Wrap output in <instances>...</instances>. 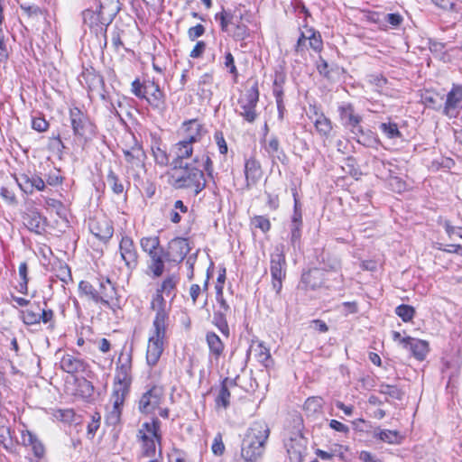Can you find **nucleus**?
<instances>
[{"label": "nucleus", "instance_id": "f257e3e1", "mask_svg": "<svg viewBox=\"0 0 462 462\" xmlns=\"http://www.w3.org/2000/svg\"><path fill=\"white\" fill-rule=\"evenodd\" d=\"M203 171L210 176L213 171L212 162L206 153L197 154L192 162L178 168L174 167L171 175V183L175 189H188L198 195L206 186Z\"/></svg>", "mask_w": 462, "mask_h": 462}, {"label": "nucleus", "instance_id": "f03ea898", "mask_svg": "<svg viewBox=\"0 0 462 462\" xmlns=\"http://www.w3.org/2000/svg\"><path fill=\"white\" fill-rule=\"evenodd\" d=\"M132 356L128 353H121L116 362V370L113 392L110 398L112 404L106 414V420L116 425L121 419L122 408L132 382Z\"/></svg>", "mask_w": 462, "mask_h": 462}, {"label": "nucleus", "instance_id": "7ed1b4c3", "mask_svg": "<svg viewBox=\"0 0 462 462\" xmlns=\"http://www.w3.org/2000/svg\"><path fill=\"white\" fill-rule=\"evenodd\" d=\"M269 433L265 422L254 421L251 424L241 444V457L245 462H257L263 457Z\"/></svg>", "mask_w": 462, "mask_h": 462}, {"label": "nucleus", "instance_id": "20e7f679", "mask_svg": "<svg viewBox=\"0 0 462 462\" xmlns=\"http://www.w3.org/2000/svg\"><path fill=\"white\" fill-rule=\"evenodd\" d=\"M120 10L118 0H106L83 12V22L97 35L106 32V27Z\"/></svg>", "mask_w": 462, "mask_h": 462}, {"label": "nucleus", "instance_id": "39448f33", "mask_svg": "<svg viewBox=\"0 0 462 462\" xmlns=\"http://www.w3.org/2000/svg\"><path fill=\"white\" fill-rule=\"evenodd\" d=\"M137 439L141 444L142 457H154L156 444L161 440L159 420L152 419L151 421L143 422L138 430Z\"/></svg>", "mask_w": 462, "mask_h": 462}, {"label": "nucleus", "instance_id": "423d86ee", "mask_svg": "<svg viewBox=\"0 0 462 462\" xmlns=\"http://www.w3.org/2000/svg\"><path fill=\"white\" fill-rule=\"evenodd\" d=\"M167 328L157 325L152 327L146 349V361L150 366L158 363L163 352Z\"/></svg>", "mask_w": 462, "mask_h": 462}, {"label": "nucleus", "instance_id": "0eeeda50", "mask_svg": "<svg viewBox=\"0 0 462 462\" xmlns=\"http://www.w3.org/2000/svg\"><path fill=\"white\" fill-rule=\"evenodd\" d=\"M126 162V173L128 178H134L140 182L145 172L144 158L145 154L140 146H134L130 149L123 150Z\"/></svg>", "mask_w": 462, "mask_h": 462}, {"label": "nucleus", "instance_id": "6e6552de", "mask_svg": "<svg viewBox=\"0 0 462 462\" xmlns=\"http://www.w3.org/2000/svg\"><path fill=\"white\" fill-rule=\"evenodd\" d=\"M259 99L257 85L247 88L239 97V114L246 121L252 123L256 118L255 106Z\"/></svg>", "mask_w": 462, "mask_h": 462}, {"label": "nucleus", "instance_id": "1a4fd4ad", "mask_svg": "<svg viewBox=\"0 0 462 462\" xmlns=\"http://www.w3.org/2000/svg\"><path fill=\"white\" fill-rule=\"evenodd\" d=\"M272 285L279 293L282 287V281L286 276V261L282 248L276 247L275 252L271 255Z\"/></svg>", "mask_w": 462, "mask_h": 462}, {"label": "nucleus", "instance_id": "9d476101", "mask_svg": "<svg viewBox=\"0 0 462 462\" xmlns=\"http://www.w3.org/2000/svg\"><path fill=\"white\" fill-rule=\"evenodd\" d=\"M310 48L316 52L321 51L323 42L319 32L314 31L312 28H307L300 35L295 45V53L297 55L304 56L306 51Z\"/></svg>", "mask_w": 462, "mask_h": 462}, {"label": "nucleus", "instance_id": "9b49d317", "mask_svg": "<svg viewBox=\"0 0 462 462\" xmlns=\"http://www.w3.org/2000/svg\"><path fill=\"white\" fill-rule=\"evenodd\" d=\"M164 398L163 389L161 386H152L144 393L139 401V411L143 414H151L160 407Z\"/></svg>", "mask_w": 462, "mask_h": 462}, {"label": "nucleus", "instance_id": "f8f14e48", "mask_svg": "<svg viewBox=\"0 0 462 462\" xmlns=\"http://www.w3.org/2000/svg\"><path fill=\"white\" fill-rule=\"evenodd\" d=\"M164 294L156 290L151 301V309L155 311L152 325L165 326L169 324V313L171 307H167Z\"/></svg>", "mask_w": 462, "mask_h": 462}, {"label": "nucleus", "instance_id": "ddd939ff", "mask_svg": "<svg viewBox=\"0 0 462 462\" xmlns=\"http://www.w3.org/2000/svg\"><path fill=\"white\" fill-rule=\"evenodd\" d=\"M307 439L300 434H295L285 441V448L290 462H303L307 451Z\"/></svg>", "mask_w": 462, "mask_h": 462}, {"label": "nucleus", "instance_id": "4468645a", "mask_svg": "<svg viewBox=\"0 0 462 462\" xmlns=\"http://www.w3.org/2000/svg\"><path fill=\"white\" fill-rule=\"evenodd\" d=\"M97 303H100L113 310L117 307L116 291L109 279L100 282Z\"/></svg>", "mask_w": 462, "mask_h": 462}, {"label": "nucleus", "instance_id": "2eb2a0df", "mask_svg": "<svg viewBox=\"0 0 462 462\" xmlns=\"http://www.w3.org/2000/svg\"><path fill=\"white\" fill-rule=\"evenodd\" d=\"M119 252L126 268L130 271L134 270L138 263V254L134 241L130 237H122L119 244Z\"/></svg>", "mask_w": 462, "mask_h": 462}, {"label": "nucleus", "instance_id": "dca6fc26", "mask_svg": "<svg viewBox=\"0 0 462 462\" xmlns=\"http://www.w3.org/2000/svg\"><path fill=\"white\" fill-rule=\"evenodd\" d=\"M15 180L20 189L27 194H32L35 190L42 191L45 189L44 180L34 173H23Z\"/></svg>", "mask_w": 462, "mask_h": 462}, {"label": "nucleus", "instance_id": "f3484780", "mask_svg": "<svg viewBox=\"0 0 462 462\" xmlns=\"http://www.w3.org/2000/svg\"><path fill=\"white\" fill-rule=\"evenodd\" d=\"M339 116L343 125L349 127L351 132L355 134L362 133L360 122L361 116L355 114L354 107L350 104L343 105L339 106Z\"/></svg>", "mask_w": 462, "mask_h": 462}, {"label": "nucleus", "instance_id": "a211bd4d", "mask_svg": "<svg viewBox=\"0 0 462 462\" xmlns=\"http://www.w3.org/2000/svg\"><path fill=\"white\" fill-rule=\"evenodd\" d=\"M145 98L148 103L154 108L159 110L165 109V97L163 92L160 89L158 84L154 81H144Z\"/></svg>", "mask_w": 462, "mask_h": 462}, {"label": "nucleus", "instance_id": "6ab92c4d", "mask_svg": "<svg viewBox=\"0 0 462 462\" xmlns=\"http://www.w3.org/2000/svg\"><path fill=\"white\" fill-rule=\"evenodd\" d=\"M245 189H251L263 177V170L260 162L254 157L245 160Z\"/></svg>", "mask_w": 462, "mask_h": 462}, {"label": "nucleus", "instance_id": "aec40b11", "mask_svg": "<svg viewBox=\"0 0 462 462\" xmlns=\"http://www.w3.org/2000/svg\"><path fill=\"white\" fill-rule=\"evenodd\" d=\"M461 102L462 86L454 85L447 95L443 114L450 118L455 117L457 116V109L459 107Z\"/></svg>", "mask_w": 462, "mask_h": 462}, {"label": "nucleus", "instance_id": "412c9836", "mask_svg": "<svg viewBox=\"0 0 462 462\" xmlns=\"http://www.w3.org/2000/svg\"><path fill=\"white\" fill-rule=\"evenodd\" d=\"M189 251V243L186 238L177 237L169 243L168 254L173 262H181Z\"/></svg>", "mask_w": 462, "mask_h": 462}, {"label": "nucleus", "instance_id": "4be33fe9", "mask_svg": "<svg viewBox=\"0 0 462 462\" xmlns=\"http://www.w3.org/2000/svg\"><path fill=\"white\" fill-rule=\"evenodd\" d=\"M23 223L31 232L39 235L45 230V219L34 208H29L23 214Z\"/></svg>", "mask_w": 462, "mask_h": 462}, {"label": "nucleus", "instance_id": "5701e85b", "mask_svg": "<svg viewBox=\"0 0 462 462\" xmlns=\"http://www.w3.org/2000/svg\"><path fill=\"white\" fill-rule=\"evenodd\" d=\"M217 303L219 309L214 314V324L220 329V331L226 337L229 335V328L226 319L227 312L230 310L229 306L221 295V292L217 295Z\"/></svg>", "mask_w": 462, "mask_h": 462}, {"label": "nucleus", "instance_id": "b1692460", "mask_svg": "<svg viewBox=\"0 0 462 462\" xmlns=\"http://www.w3.org/2000/svg\"><path fill=\"white\" fill-rule=\"evenodd\" d=\"M175 158L173 160L174 167H181L187 163L186 159H189L193 153L192 143L186 140H181L173 146Z\"/></svg>", "mask_w": 462, "mask_h": 462}, {"label": "nucleus", "instance_id": "393cba45", "mask_svg": "<svg viewBox=\"0 0 462 462\" xmlns=\"http://www.w3.org/2000/svg\"><path fill=\"white\" fill-rule=\"evenodd\" d=\"M183 130L187 134L184 140L191 143L199 142L205 134L203 125L197 119L189 120L183 124Z\"/></svg>", "mask_w": 462, "mask_h": 462}, {"label": "nucleus", "instance_id": "a878e982", "mask_svg": "<svg viewBox=\"0 0 462 462\" xmlns=\"http://www.w3.org/2000/svg\"><path fill=\"white\" fill-rule=\"evenodd\" d=\"M404 347L410 348L412 355L419 360H423L429 352V345L424 340L414 339L410 337L402 338Z\"/></svg>", "mask_w": 462, "mask_h": 462}, {"label": "nucleus", "instance_id": "bb28decb", "mask_svg": "<svg viewBox=\"0 0 462 462\" xmlns=\"http://www.w3.org/2000/svg\"><path fill=\"white\" fill-rule=\"evenodd\" d=\"M69 118L74 134L83 136L87 125V117L78 107H74L69 110Z\"/></svg>", "mask_w": 462, "mask_h": 462}, {"label": "nucleus", "instance_id": "cd10ccee", "mask_svg": "<svg viewBox=\"0 0 462 462\" xmlns=\"http://www.w3.org/2000/svg\"><path fill=\"white\" fill-rule=\"evenodd\" d=\"M322 272L319 269L310 270L307 273H304L301 276V282L305 285L306 288L316 289L322 285Z\"/></svg>", "mask_w": 462, "mask_h": 462}, {"label": "nucleus", "instance_id": "c85d7f7f", "mask_svg": "<svg viewBox=\"0 0 462 462\" xmlns=\"http://www.w3.org/2000/svg\"><path fill=\"white\" fill-rule=\"evenodd\" d=\"M60 368L69 373L74 374L83 370V362L73 355H64L60 362Z\"/></svg>", "mask_w": 462, "mask_h": 462}, {"label": "nucleus", "instance_id": "c756f323", "mask_svg": "<svg viewBox=\"0 0 462 462\" xmlns=\"http://www.w3.org/2000/svg\"><path fill=\"white\" fill-rule=\"evenodd\" d=\"M90 230L100 240H107L113 235V227L106 220L93 222Z\"/></svg>", "mask_w": 462, "mask_h": 462}, {"label": "nucleus", "instance_id": "7c9ffc66", "mask_svg": "<svg viewBox=\"0 0 462 462\" xmlns=\"http://www.w3.org/2000/svg\"><path fill=\"white\" fill-rule=\"evenodd\" d=\"M159 244V238L156 236L143 237L140 241L142 249L148 253L150 257L162 254Z\"/></svg>", "mask_w": 462, "mask_h": 462}, {"label": "nucleus", "instance_id": "2f4dec72", "mask_svg": "<svg viewBox=\"0 0 462 462\" xmlns=\"http://www.w3.org/2000/svg\"><path fill=\"white\" fill-rule=\"evenodd\" d=\"M254 357L264 366L269 367L272 365L271 354L269 349L262 343L252 347Z\"/></svg>", "mask_w": 462, "mask_h": 462}, {"label": "nucleus", "instance_id": "473e14b6", "mask_svg": "<svg viewBox=\"0 0 462 462\" xmlns=\"http://www.w3.org/2000/svg\"><path fill=\"white\" fill-rule=\"evenodd\" d=\"M178 281L179 280L176 276H169L163 280V282L156 290L167 297H171L172 300L176 295L175 291Z\"/></svg>", "mask_w": 462, "mask_h": 462}, {"label": "nucleus", "instance_id": "72a5a7b5", "mask_svg": "<svg viewBox=\"0 0 462 462\" xmlns=\"http://www.w3.org/2000/svg\"><path fill=\"white\" fill-rule=\"evenodd\" d=\"M210 352L218 357L224 350V343L220 337L214 332H208L206 337Z\"/></svg>", "mask_w": 462, "mask_h": 462}, {"label": "nucleus", "instance_id": "f704fd0d", "mask_svg": "<svg viewBox=\"0 0 462 462\" xmlns=\"http://www.w3.org/2000/svg\"><path fill=\"white\" fill-rule=\"evenodd\" d=\"M314 125L319 134L323 136H328L332 130L331 121L323 114L316 113Z\"/></svg>", "mask_w": 462, "mask_h": 462}, {"label": "nucleus", "instance_id": "c9c22d12", "mask_svg": "<svg viewBox=\"0 0 462 462\" xmlns=\"http://www.w3.org/2000/svg\"><path fill=\"white\" fill-rule=\"evenodd\" d=\"M18 273L21 278V282L16 286L18 292L22 294L28 293V266L26 263H21L18 268Z\"/></svg>", "mask_w": 462, "mask_h": 462}, {"label": "nucleus", "instance_id": "e433bc0d", "mask_svg": "<svg viewBox=\"0 0 462 462\" xmlns=\"http://www.w3.org/2000/svg\"><path fill=\"white\" fill-rule=\"evenodd\" d=\"M375 436L383 442L397 444L401 441L402 436L396 430H381L375 432Z\"/></svg>", "mask_w": 462, "mask_h": 462}, {"label": "nucleus", "instance_id": "4c0bfd02", "mask_svg": "<svg viewBox=\"0 0 462 462\" xmlns=\"http://www.w3.org/2000/svg\"><path fill=\"white\" fill-rule=\"evenodd\" d=\"M40 310L39 307L36 310L28 309L21 311V319L26 325H35L40 323Z\"/></svg>", "mask_w": 462, "mask_h": 462}, {"label": "nucleus", "instance_id": "58836bf2", "mask_svg": "<svg viewBox=\"0 0 462 462\" xmlns=\"http://www.w3.org/2000/svg\"><path fill=\"white\" fill-rule=\"evenodd\" d=\"M82 78L85 79L86 84L90 90L97 89L103 85L102 77L93 72L83 73Z\"/></svg>", "mask_w": 462, "mask_h": 462}, {"label": "nucleus", "instance_id": "ea45409f", "mask_svg": "<svg viewBox=\"0 0 462 462\" xmlns=\"http://www.w3.org/2000/svg\"><path fill=\"white\" fill-rule=\"evenodd\" d=\"M79 293L97 303V291L88 282L81 281L79 284Z\"/></svg>", "mask_w": 462, "mask_h": 462}, {"label": "nucleus", "instance_id": "a19ab883", "mask_svg": "<svg viewBox=\"0 0 462 462\" xmlns=\"http://www.w3.org/2000/svg\"><path fill=\"white\" fill-rule=\"evenodd\" d=\"M379 393L395 400H401L403 395L398 387L384 383L380 385Z\"/></svg>", "mask_w": 462, "mask_h": 462}, {"label": "nucleus", "instance_id": "79ce46f5", "mask_svg": "<svg viewBox=\"0 0 462 462\" xmlns=\"http://www.w3.org/2000/svg\"><path fill=\"white\" fill-rule=\"evenodd\" d=\"M106 183L108 187L115 192L116 194H121L124 191V185L119 180L118 177L116 173L110 171L106 177Z\"/></svg>", "mask_w": 462, "mask_h": 462}, {"label": "nucleus", "instance_id": "37998d69", "mask_svg": "<svg viewBox=\"0 0 462 462\" xmlns=\"http://www.w3.org/2000/svg\"><path fill=\"white\" fill-rule=\"evenodd\" d=\"M149 268L155 277H159L162 274L164 270V263L162 259V254L151 257V263Z\"/></svg>", "mask_w": 462, "mask_h": 462}, {"label": "nucleus", "instance_id": "c03bdc74", "mask_svg": "<svg viewBox=\"0 0 462 462\" xmlns=\"http://www.w3.org/2000/svg\"><path fill=\"white\" fill-rule=\"evenodd\" d=\"M395 313L404 321H411L414 316L415 310L410 305H400L396 308Z\"/></svg>", "mask_w": 462, "mask_h": 462}, {"label": "nucleus", "instance_id": "a18cd8bd", "mask_svg": "<svg viewBox=\"0 0 462 462\" xmlns=\"http://www.w3.org/2000/svg\"><path fill=\"white\" fill-rule=\"evenodd\" d=\"M0 444L5 449H10L13 446L10 430L7 426L4 425V421L0 422Z\"/></svg>", "mask_w": 462, "mask_h": 462}, {"label": "nucleus", "instance_id": "49530a36", "mask_svg": "<svg viewBox=\"0 0 462 462\" xmlns=\"http://www.w3.org/2000/svg\"><path fill=\"white\" fill-rule=\"evenodd\" d=\"M230 393L226 384V381L223 382L221 388L219 390L218 395L216 399V402L218 406H222L226 408L229 404Z\"/></svg>", "mask_w": 462, "mask_h": 462}, {"label": "nucleus", "instance_id": "de8ad7c7", "mask_svg": "<svg viewBox=\"0 0 462 462\" xmlns=\"http://www.w3.org/2000/svg\"><path fill=\"white\" fill-rule=\"evenodd\" d=\"M425 104L435 110H439L442 107V97H439L438 94H429L426 95L424 97Z\"/></svg>", "mask_w": 462, "mask_h": 462}, {"label": "nucleus", "instance_id": "09e8293b", "mask_svg": "<svg viewBox=\"0 0 462 462\" xmlns=\"http://www.w3.org/2000/svg\"><path fill=\"white\" fill-rule=\"evenodd\" d=\"M254 227L261 229L263 232H267L271 227V223L268 218L263 216H256L252 220Z\"/></svg>", "mask_w": 462, "mask_h": 462}, {"label": "nucleus", "instance_id": "8fccbe9b", "mask_svg": "<svg viewBox=\"0 0 462 462\" xmlns=\"http://www.w3.org/2000/svg\"><path fill=\"white\" fill-rule=\"evenodd\" d=\"M381 129L389 138H395L400 135V132L398 130L396 124H382Z\"/></svg>", "mask_w": 462, "mask_h": 462}, {"label": "nucleus", "instance_id": "3c124183", "mask_svg": "<svg viewBox=\"0 0 462 462\" xmlns=\"http://www.w3.org/2000/svg\"><path fill=\"white\" fill-rule=\"evenodd\" d=\"M233 15L225 11L216 14V19L220 21L221 29L225 32L227 31L228 24L233 23Z\"/></svg>", "mask_w": 462, "mask_h": 462}, {"label": "nucleus", "instance_id": "603ef678", "mask_svg": "<svg viewBox=\"0 0 462 462\" xmlns=\"http://www.w3.org/2000/svg\"><path fill=\"white\" fill-rule=\"evenodd\" d=\"M212 452L217 456H221L225 451V445L222 440L221 434H217L213 440L211 446Z\"/></svg>", "mask_w": 462, "mask_h": 462}, {"label": "nucleus", "instance_id": "864d4df0", "mask_svg": "<svg viewBox=\"0 0 462 462\" xmlns=\"http://www.w3.org/2000/svg\"><path fill=\"white\" fill-rule=\"evenodd\" d=\"M248 35V29L244 23H237L232 34L235 40L242 41Z\"/></svg>", "mask_w": 462, "mask_h": 462}, {"label": "nucleus", "instance_id": "5fc2aeb1", "mask_svg": "<svg viewBox=\"0 0 462 462\" xmlns=\"http://www.w3.org/2000/svg\"><path fill=\"white\" fill-rule=\"evenodd\" d=\"M40 322L49 324L50 328H53V311L51 310H40Z\"/></svg>", "mask_w": 462, "mask_h": 462}, {"label": "nucleus", "instance_id": "6e6d98bb", "mask_svg": "<svg viewBox=\"0 0 462 462\" xmlns=\"http://www.w3.org/2000/svg\"><path fill=\"white\" fill-rule=\"evenodd\" d=\"M1 198L8 204H15L16 199L14 193L6 187L0 188Z\"/></svg>", "mask_w": 462, "mask_h": 462}, {"label": "nucleus", "instance_id": "4d7b16f0", "mask_svg": "<svg viewBox=\"0 0 462 462\" xmlns=\"http://www.w3.org/2000/svg\"><path fill=\"white\" fill-rule=\"evenodd\" d=\"M292 225H300L302 226V214L300 208V203L294 195V213L291 220Z\"/></svg>", "mask_w": 462, "mask_h": 462}, {"label": "nucleus", "instance_id": "13d9d810", "mask_svg": "<svg viewBox=\"0 0 462 462\" xmlns=\"http://www.w3.org/2000/svg\"><path fill=\"white\" fill-rule=\"evenodd\" d=\"M205 28L202 24H197L196 26L190 27L188 31V36L190 41H195L197 38L203 35Z\"/></svg>", "mask_w": 462, "mask_h": 462}, {"label": "nucleus", "instance_id": "bf43d9fd", "mask_svg": "<svg viewBox=\"0 0 462 462\" xmlns=\"http://www.w3.org/2000/svg\"><path fill=\"white\" fill-rule=\"evenodd\" d=\"M153 156H154L155 162L159 165L165 166L168 164L169 159H168L167 153L164 151H162V149L157 148L156 150H154Z\"/></svg>", "mask_w": 462, "mask_h": 462}, {"label": "nucleus", "instance_id": "052dcab7", "mask_svg": "<svg viewBox=\"0 0 462 462\" xmlns=\"http://www.w3.org/2000/svg\"><path fill=\"white\" fill-rule=\"evenodd\" d=\"M132 92L139 98L146 97L144 92V82L141 83L139 79H135L132 83Z\"/></svg>", "mask_w": 462, "mask_h": 462}, {"label": "nucleus", "instance_id": "680f3d73", "mask_svg": "<svg viewBox=\"0 0 462 462\" xmlns=\"http://www.w3.org/2000/svg\"><path fill=\"white\" fill-rule=\"evenodd\" d=\"M301 236L300 225H291V242L293 246L300 241Z\"/></svg>", "mask_w": 462, "mask_h": 462}, {"label": "nucleus", "instance_id": "e2e57ef3", "mask_svg": "<svg viewBox=\"0 0 462 462\" xmlns=\"http://www.w3.org/2000/svg\"><path fill=\"white\" fill-rule=\"evenodd\" d=\"M436 5L442 9L449 11H457L454 0H431Z\"/></svg>", "mask_w": 462, "mask_h": 462}, {"label": "nucleus", "instance_id": "0e129e2a", "mask_svg": "<svg viewBox=\"0 0 462 462\" xmlns=\"http://www.w3.org/2000/svg\"><path fill=\"white\" fill-rule=\"evenodd\" d=\"M21 439H22V443L25 447H31L33 444V442L36 440L37 437L32 432H31L29 430H24L22 432Z\"/></svg>", "mask_w": 462, "mask_h": 462}, {"label": "nucleus", "instance_id": "69168bd1", "mask_svg": "<svg viewBox=\"0 0 462 462\" xmlns=\"http://www.w3.org/2000/svg\"><path fill=\"white\" fill-rule=\"evenodd\" d=\"M225 66L229 69V72L235 76L237 75V69L235 65L234 57L231 52H227L225 56Z\"/></svg>", "mask_w": 462, "mask_h": 462}, {"label": "nucleus", "instance_id": "338daca9", "mask_svg": "<svg viewBox=\"0 0 462 462\" xmlns=\"http://www.w3.org/2000/svg\"><path fill=\"white\" fill-rule=\"evenodd\" d=\"M205 49H206L205 42L202 41H199L196 43V45L190 51L189 56L193 59L199 58L202 55V53L204 52Z\"/></svg>", "mask_w": 462, "mask_h": 462}, {"label": "nucleus", "instance_id": "774afa93", "mask_svg": "<svg viewBox=\"0 0 462 462\" xmlns=\"http://www.w3.org/2000/svg\"><path fill=\"white\" fill-rule=\"evenodd\" d=\"M57 276L65 283L71 281L70 270L67 265L61 266L59 269Z\"/></svg>", "mask_w": 462, "mask_h": 462}]
</instances>
